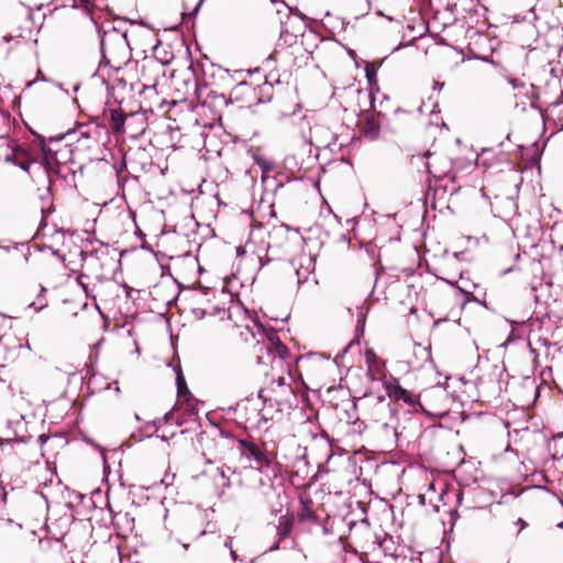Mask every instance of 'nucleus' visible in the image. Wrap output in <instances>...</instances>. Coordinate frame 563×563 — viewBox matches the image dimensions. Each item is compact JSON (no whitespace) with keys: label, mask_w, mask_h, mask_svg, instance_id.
Returning a JSON list of instances; mask_svg holds the SVG:
<instances>
[{"label":"nucleus","mask_w":563,"mask_h":563,"mask_svg":"<svg viewBox=\"0 0 563 563\" xmlns=\"http://www.w3.org/2000/svg\"><path fill=\"white\" fill-rule=\"evenodd\" d=\"M385 388L389 398L396 401H402L404 404L411 407L415 411H418L420 396L417 397L410 390L404 388L396 378H391L388 382H385Z\"/></svg>","instance_id":"obj_9"},{"label":"nucleus","mask_w":563,"mask_h":563,"mask_svg":"<svg viewBox=\"0 0 563 563\" xmlns=\"http://www.w3.org/2000/svg\"><path fill=\"white\" fill-rule=\"evenodd\" d=\"M512 525L514 526H518L519 527V530H518V534L525 529L528 527V523L525 519H522L521 517H517L514 521H512Z\"/></svg>","instance_id":"obj_23"},{"label":"nucleus","mask_w":563,"mask_h":563,"mask_svg":"<svg viewBox=\"0 0 563 563\" xmlns=\"http://www.w3.org/2000/svg\"><path fill=\"white\" fill-rule=\"evenodd\" d=\"M277 56H278V52L277 51H274L266 59H265V64L266 66H269V63L271 62H276L277 60Z\"/></svg>","instance_id":"obj_25"},{"label":"nucleus","mask_w":563,"mask_h":563,"mask_svg":"<svg viewBox=\"0 0 563 563\" xmlns=\"http://www.w3.org/2000/svg\"><path fill=\"white\" fill-rule=\"evenodd\" d=\"M358 412V420L375 430H384L387 433L396 431V417L388 399L382 396L367 395L358 398L354 404Z\"/></svg>","instance_id":"obj_1"},{"label":"nucleus","mask_w":563,"mask_h":563,"mask_svg":"<svg viewBox=\"0 0 563 563\" xmlns=\"http://www.w3.org/2000/svg\"><path fill=\"white\" fill-rule=\"evenodd\" d=\"M267 7L266 0H241V8L249 13H260Z\"/></svg>","instance_id":"obj_18"},{"label":"nucleus","mask_w":563,"mask_h":563,"mask_svg":"<svg viewBox=\"0 0 563 563\" xmlns=\"http://www.w3.org/2000/svg\"><path fill=\"white\" fill-rule=\"evenodd\" d=\"M101 52L108 65L120 68L131 58V49L126 34L115 29L103 31L101 36Z\"/></svg>","instance_id":"obj_4"},{"label":"nucleus","mask_w":563,"mask_h":563,"mask_svg":"<svg viewBox=\"0 0 563 563\" xmlns=\"http://www.w3.org/2000/svg\"><path fill=\"white\" fill-rule=\"evenodd\" d=\"M427 169L435 178L445 177L451 170V163L439 155L428 153Z\"/></svg>","instance_id":"obj_12"},{"label":"nucleus","mask_w":563,"mask_h":563,"mask_svg":"<svg viewBox=\"0 0 563 563\" xmlns=\"http://www.w3.org/2000/svg\"><path fill=\"white\" fill-rule=\"evenodd\" d=\"M0 347L3 350V360L10 365L22 364L31 353L25 339H18L12 332V317L0 313Z\"/></svg>","instance_id":"obj_3"},{"label":"nucleus","mask_w":563,"mask_h":563,"mask_svg":"<svg viewBox=\"0 0 563 563\" xmlns=\"http://www.w3.org/2000/svg\"><path fill=\"white\" fill-rule=\"evenodd\" d=\"M199 442L206 456L223 460L233 451L234 438L221 430L213 433L202 432Z\"/></svg>","instance_id":"obj_7"},{"label":"nucleus","mask_w":563,"mask_h":563,"mask_svg":"<svg viewBox=\"0 0 563 563\" xmlns=\"http://www.w3.org/2000/svg\"><path fill=\"white\" fill-rule=\"evenodd\" d=\"M194 311L197 316L198 311H200V317H205L206 314H217L219 317V320L221 321V331L223 332L224 339L233 347L247 349L252 346H257V340L252 328L247 324L234 323L231 320L230 313L225 308H219L208 303V307L195 309Z\"/></svg>","instance_id":"obj_2"},{"label":"nucleus","mask_w":563,"mask_h":563,"mask_svg":"<svg viewBox=\"0 0 563 563\" xmlns=\"http://www.w3.org/2000/svg\"><path fill=\"white\" fill-rule=\"evenodd\" d=\"M236 415L245 424V428L261 429L268 418L262 412L260 402L245 399L238 404Z\"/></svg>","instance_id":"obj_8"},{"label":"nucleus","mask_w":563,"mask_h":563,"mask_svg":"<svg viewBox=\"0 0 563 563\" xmlns=\"http://www.w3.org/2000/svg\"><path fill=\"white\" fill-rule=\"evenodd\" d=\"M114 258L107 246H101L86 254L82 258V268L97 280L107 278L112 271Z\"/></svg>","instance_id":"obj_6"},{"label":"nucleus","mask_w":563,"mask_h":563,"mask_svg":"<svg viewBox=\"0 0 563 563\" xmlns=\"http://www.w3.org/2000/svg\"><path fill=\"white\" fill-rule=\"evenodd\" d=\"M240 449L243 455L252 457L260 467L269 466L272 460L263 448L251 439L239 440Z\"/></svg>","instance_id":"obj_10"},{"label":"nucleus","mask_w":563,"mask_h":563,"mask_svg":"<svg viewBox=\"0 0 563 563\" xmlns=\"http://www.w3.org/2000/svg\"><path fill=\"white\" fill-rule=\"evenodd\" d=\"M126 115L122 109L110 110V126L114 133H124V123Z\"/></svg>","instance_id":"obj_13"},{"label":"nucleus","mask_w":563,"mask_h":563,"mask_svg":"<svg viewBox=\"0 0 563 563\" xmlns=\"http://www.w3.org/2000/svg\"><path fill=\"white\" fill-rule=\"evenodd\" d=\"M260 90L262 93H265L267 95V101H272L273 99V96L271 95V91L273 90V86L265 81L261 87H260Z\"/></svg>","instance_id":"obj_22"},{"label":"nucleus","mask_w":563,"mask_h":563,"mask_svg":"<svg viewBox=\"0 0 563 563\" xmlns=\"http://www.w3.org/2000/svg\"><path fill=\"white\" fill-rule=\"evenodd\" d=\"M294 528V518L285 515L279 517L278 525L276 527L279 539H286L290 536Z\"/></svg>","instance_id":"obj_15"},{"label":"nucleus","mask_w":563,"mask_h":563,"mask_svg":"<svg viewBox=\"0 0 563 563\" xmlns=\"http://www.w3.org/2000/svg\"><path fill=\"white\" fill-rule=\"evenodd\" d=\"M358 128L366 139L369 141L376 140L380 131L378 115L372 112L363 113L358 121Z\"/></svg>","instance_id":"obj_11"},{"label":"nucleus","mask_w":563,"mask_h":563,"mask_svg":"<svg viewBox=\"0 0 563 563\" xmlns=\"http://www.w3.org/2000/svg\"><path fill=\"white\" fill-rule=\"evenodd\" d=\"M377 67L374 63H368L365 66V74L368 82H373L376 79Z\"/></svg>","instance_id":"obj_20"},{"label":"nucleus","mask_w":563,"mask_h":563,"mask_svg":"<svg viewBox=\"0 0 563 563\" xmlns=\"http://www.w3.org/2000/svg\"><path fill=\"white\" fill-rule=\"evenodd\" d=\"M276 351H277V353L279 354L280 357H285V354H287V352H288L287 346L284 345L280 342H278L276 344Z\"/></svg>","instance_id":"obj_24"},{"label":"nucleus","mask_w":563,"mask_h":563,"mask_svg":"<svg viewBox=\"0 0 563 563\" xmlns=\"http://www.w3.org/2000/svg\"><path fill=\"white\" fill-rule=\"evenodd\" d=\"M176 383H177V396L180 400L189 401L192 396L189 391V388L187 386L186 379L183 375V372L179 369L177 372L176 376Z\"/></svg>","instance_id":"obj_17"},{"label":"nucleus","mask_w":563,"mask_h":563,"mask_svg":"<svg viewBox=\"0 0 563 563\" xmlns=\"http://www.w3.org/2000/svg\"><path fill=\"white\" fill-rule=\"evenodd\" d=\"M299 521H317V516L312 510V500L311 499H301L300 500V510L298 511Z\"/></svg>","instance_id":"obj_14"},{"label":"nucleus","mask_w":563,"mask_h":563,"mask_svg":"<svg viewBox=\"0 0 563 563\" xmlns=\"http://www.w3.org/2000/svg\"><path fill=\"white\" fill-rule=\"evenodd\" d=\"M254 353L256 354L257 362L260 364L265 363V357H271L272 350L269 345H266L265 343H260L257 341V346H252Z\"/></svg>","instance_id":"obj_19"},{"label":"nucleus","mask_w":563,"mask_h":563,"mask_svg":"<svg viewBox=\"0 0 563 563\" xmlns=\"http://www.w3.org/2000/svg\"><path fill=\"white\" fill-rule=\"evenodd\" d=\"M275 385H277V387H279L283 393H292V388H291V386L289 384L286 383L285 377L284 376H279L276 379L273 378L268 387L262 388L258 391V398L263 399V401H265L266 400V398L264 396L265 390L275 391V387H274Z\"/></svg>","instance_id":"obj_16"},{"label":"nucleus","mask_w":563,"mask_h":563,"mask_svg":"<svg viewBox=\"0 0 563 563\" xmlns=\"http://www.w3.org/2000/svg\"><path fill=\"white\" fill-rule=\"evenodd\" d=\"M74 7H81L89 11L93 7V0H74Z\"/></svg>","instance_id":"obj_21"},{"label":"nucleus","mask_w":563,"mask_h":563,"mask_svg":"<svg viewBox=\"0 0 563 563\" xmlns=\"http://www.w3.org/2000/svg\"><path fill=\"white\" fill-rule=\"evenodd\" d=\"M450 405L449 391L440 386H432L420 395L418 409L429 416L443 417L449 413Z\"/></svg>","instance_id":"obj_5"}]
</instances>
